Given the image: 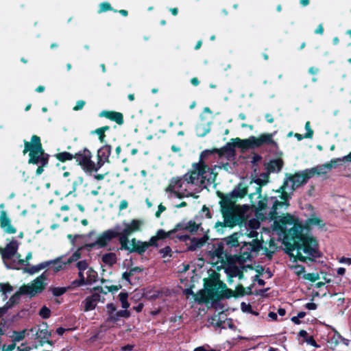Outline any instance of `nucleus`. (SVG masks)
I'll use <instances>...</instances> for the list:
<instances>
[{
  "mask_svg": "<svg viewBox=\"0 0 351 351\" xmlns=\"http://www.w3.org/2000/svg\"><path fill=\"white\" fill-rule=\"evenodd\" d=\"M315 174L320 176L324 174V173L317 171V168L306 169L302 171L295 172L294 174L286 173L283 181V187L288 186L289 182H291V190L293 192L298 188L305 184Z\"/></svg>",
  "mask_w": 351,
  "mask_h": 351,
  "instance_id": "nucleus-5",
  "label": "nucleus"
},
{
  "mask_svg": "<svg viewBox=\"0 0 351 351\" xmlns=\"http://www.w3.org/2000/svg\"><path fill=\"white\" fill-rule=\"evenodd\" d=\"M219 289H221V291H218V292L216 293L215 297L213 301L212 302L213 304L218 303L220 300H221L223 298L229 299L232 297L235 298L234 291L228 288L226 285L223 282H221Z\"/></svg>",
  "mask_w": 351,
  "mask_h": 351,
  "instance_id": "nucleus-21",
  "label": "nucleus"
},
{
  "mask_svg": "<svg viewBox=\"0 0 351 351\" xmlns=\"http://www.w3.org/2000/svg\"><path fill=\"white\" fill-rule=\"evenodd\" d=\"M288 186H285L283 187V184L282 186L279 187L278 190L276 191V193H280V199L282 200L285 204H286V206H289V204L288 203V201L289 199H291V195L286 191V189Z\"/></svg>",
  "mask_w": 351,
  "mask_h": 351,
  "instance_id": "nucleus-35",
  "label": "nucleus"
},
{
  "mask_svg": "<svg viewBox=\"0 0 351 351\" xmlns=\"http://www.w3.org/2000/svg\"><path fill=\"white\" fill-rule=\"evenodd\" d=\"M108 317L106 321L116 323L121 317L128 318L130 316V313L128 310L117 311V306L113 303H108L106 305Z\"/></svg>",
  "mask_w": 351,
  "mask_h": 351,
  "instance_id": "nucleus-16",
  "label": "nucleus"
},
{
  "mask_svg": "<svg viewBox=\"0 0 351 351\" xmlns=\"http://www.w3.org/2000/svg\"><path fill=\"white\" fill-rule=\"evenodd\" d=\"M25 337V330L21 331H14L12 335V341L16 343V342H19L22 341Z\"/></svg>",
  "mask_w": 351,
  "mask_h": 351,
  "instance_id": "nucleus-45",
  "label": "nucleus"
},
{
  "mask_svg": "<svg viewBox=\"0 0 351 351\" xmlns=\"http://www.w3.org/2000/svg\"><path fill=\"white\" fill-rule=\"evenodd\" d=\"M243 140L240 138H232V142H228L221 148H217L215 150L217 151L219 158L224 156L228 160H234L237 156L236 147L241 149L242 152L246 150L245 147L240 145L241 141H243Z\"/></svg>",
  "mask_w": 351,
  "mask_h": 351,
  "instance_id": "nucleus-11",
  "label": "nucleus"
},
{
  "mask_svg": "<svg viewBox=\"0 0 351 351\" xmlns=\"http://www.w3.org/2000/svg\"><path fill=\"white\" fill-rule=\"evenodd\" d=\"M270 202H272V206L268 215L271 219H275L278 217L277 210L283 205H286V204L283 202L278 201L275 197H271Z\"/></svg>",
  "mask_w": 351,
  "mask_h": 351,
  "instance_id": "nucleus-29",
  "label": "nucleus"
},
{
  "mask_svg": "<svg viewBox=\"0 0 351 351\" xmlns=\"http://www.w3.org/2000/svg\"><path fill=\"white\" fill-rule=\"evenodd\" d=\"M192 167V170L183 176L184 181L187 184H197L199 182L200 184H204L206 180L209 181L206 175L207 172L214 174L213 181L215 180L217 173H214L213 170L205 162H194Z\"/></svg>",
  "mask_w": 351,
  "mask_h": 351,
  "instance_id": "nucleus-4",
  "label": "nucleus"
},
{
  "mask_svg": "<svg viewBox=\"0 0 351 351\" xmlns=\"http://www.w3.org/2000/svg\"><path fill=\"white\" fill-rule=\"evenodd\" d=\"M99 117H104L110 121H114L119 125L124 123L123 114L121 112L112 110H103L100 112Z\"/></svg>",
  "mask_w": 351,
  "mask_h": 351,
  "instance_id": "nucleus-24",
  "label": "nucleus"
},
{
  "mask_svg": "<svg viewBox=\"0 0 351 351\" xmlns=\"http://www.w3.org/2000/svg\"><path fill=\"white\" fill-rule=\"evenodd\" d=\"M87 278H86L88 284L90 285L93 282L97 281V272L93 269L92 267H89L87 272Z\"/></svg>",
  "mask_w": 351,
  "mask_h": 351,
  "instance_id": "nucleus-42",
  "label": "nucleus"
},
{
  "mask_svg": "<svg viewBox=\"0 0 351 351\" xmlns=\"http://www.w3.org/2000/svg\"><path fill=\"white\" fill-rule=\"evenodd\" d=\"M241 311L244 313H250L252 311V306L250 304H246L244 302H242L241 304Z\"/></svg>",
  "mask_w": 351,
  "mask_h": 351,
  "instance_id": "nucleus-64",
  "label": "nucleus"
},
{
  "mask_svg": "<svg viewBox=\"0 0 351 351\" xmlns=\"http://www.w3.org/2000/svg\"><path fill=\"white\" fill-rule=\"evenodd\" d=\"M241 146L245 147V149L258 148L264 145L276 146L277 143L273 139V134L270 133H263L258 137L251 136L248 138L241 141Z\"/></svg>",
  "mask_w": 351,
  "mask_h": 351,
  "instance_id": "nucleus-8",
  "label": "nucleus"
},
{
  "mask_svg": "<svg viewBox=\"0 0 351 351\" xmlns=\"http://www.w3.org/2000/svg\"><path fill=\"white\" fill-rule=\"evenodd\" d=\"M156 234L158 240H165L167 238L174 239L173 234L171 232V230L168 232H166L163 229H159L157 230Z\"/></svg>",
  "mask_w": 351,
  "mask_h": 351,
  "instance_id": "nucleus-40",
  "label": "nucleus"
},
{
  "mask_svg": "<svg viewBox=\"0 0 351 351\" xmlns=\"http://www.w3.org/2000/svg\"><path fill=\"white\" fill-rule=\"evenodd\" d=\"M208 232L209 231L208 230L201 238L191 237V239H189L190 243H186V245H187L186 250L193 252L202 247L209 240Z\"/></svg>",
  "mask_w": 351,
  "mask_h": 351,
  "instance_id": "nucleus-20",
  "label": "nucleus"
},
{
  "mask_svg": "<svg viewBox=\"0 0 351 351\" xmlns=\"http://www.w3.org/2000/svg\"><path fill=\"white\" fill-rule=\"evenodd\" d=\"M76 267H77L79 272L84 273V271L88 269V264L86 260L80 261L77 263Z\"/></svg>",
  "mask_w": 351,
  "mask_h": 351,
  "instance_id": "nucleus-56",
  "label": "nucleus"
},
{
  "mask_svg": "<svg viewBox=\"0 0 351 351\" xmlns=\"http://www.w3.org/2000/svg\"><path fill=\"white\" fill-rule=\"evenodd\" d=\"M305 129L306 130V134H304V137L306 138H312L313 136V130L311 128V126H310V122L309 121H307L306 123H305Z\"/></svg>",
  "mask_w": 351,
  "mask_h": 351,
  "instance_id": "nucleus-60",
  "label": "nucleus"
},
{
  "mask_svg": "<svg viewBox=\"0 0 351 351\" xmlns=\"http://www.w3.org/2000/svg\"><path fill=\"white\" fill-rule=\"evenodd\" d=\"M13 291V287L12 285L8 283H0V292L2 293L3 295H6L7 293H10Z\"/></svg>",
  "mask_w": 351,
  "mask_h": 351,
  "instance_id": "nucleus-48",
  "label": "nucleus"
},
{
  "mask_svg": "<svg viewBox=\"0 0 351 351\" xmlns=\"http://www.w3.org/2000/svg\"><path fill=\"white\" fill-rule=\"evenodd\" d=\"M19 247V243L16 240L12 239L5 247H0V254L3 260L11 259L16 253Z\"/></svg>",
  "mask_w": 351,
  "mask_h": 351,
  "instance_id": "nucleus-19",
  "label": "nucleus"
},
{
  "mask_svg": "<svg viewBox=\"0 0 351 351\" xmlns=\"http://www.w3.org/2000/svg\"><path fill=\"white\" fill-rule=\"evenodd\" d=\"M308 220L311 226H317L320 228H323L326 225L323 220L317 217L308 218Z\"/></svg>",
  "mask_w": 351,
  "mask_h": 351,
  "instance_id": "nucleus-44",
  "label": "nucleus"
},
{
  "mask_svg": "<svg viewBox=\"0 0 351 351\" xmlns=\"http://www.w3.org/2000/svg\"><path fill=\"white\" fill-rule=\"evenodd\" d=\"M186 221L184 220L176 223L174 228L171 230V232L174 234L180 230H185Z\"/></svg>",
  "mask_w": 351,
  "mask_h": 351,
  "instance_id": "nucleus-57",
  "label": "nucleus"
},
{
  "mask_svg": "<svg viewBox=\"0 0 351 351\" xmlns=\"http://www.w3.org/2000/svg\"><path fill=\"white\" fill-rule=\"evenodd\" d=\"M235 298L242 297L245 295V288L242 285H238L234 291Z\"/></svg>",
  "mask_w": 351,
  "mask_h": 351,
  "instance_id": "nucleus-58",
  "label": "nucleus"
},
{
  "mask_svg": "<svg viewBox=\"0 0 351 351\" xmlns=\"http://www.w3.org/2000/svg\"><path fill=\"white\" fill-rule=\"evenodd\" d=\"M182 180H184L183 176L182 177H173L171 179L170 183L171 184H173V186H177L179 189H181L182 186Z\"/></svg>",
  "mask_w": 351,
  "mask_h": 351,
  "instance_id": "nucleus-55",
  "label": "nucleus"
},
{
  "mask_svg": "<svg viewBox=\"0 0 351 351\" xmlns=\"http://www.w3.org/2000/svg\"><path fill=\"white\" fill-rule=\"evenodd\" d=\"M117 237L118 232L115 227H114L112 229H108L102 232L97 236V239L94 242L86 243L84 247L88 251L94 248H104L108 245L110 241Z\"/></svg>",
  "mask_w": 351,
  "mask_h": 351,
  "instance_id": "nucleus-10",
  "label": "nucleus"
},
{
  "mask_svg": "<svg viewBox=\"0 0 351 351\" xmlns=\"http://www.w3.org/2000/svg\"><path fill=\"white\" fill-rule=\"evenodd\" d=\"M221 282H222V281L219 279V274L215 272L211 277L204 279V289L208 291V294L210 295L211 302L213 301L216 293L218 292Z\"/></svg>",
  "mask_w": 351,
  "mask_h": 351,
  "instance_id": "nucleus-15",
  "label": "nucleus"
},
{
  "mask_svg": "<svg viewBox=\"0 0 351 351\" xmlns=\"http://www.w3.org/2000/svg\"><path fill=\"white\" fill-rule=\"evenodd\" d=\"M106 132L101 129V128H97L96 130L91 132V134H96L98 136L99 141L101 143H104L106 139Z\"/></svg>",
  "mask_w": 351,
  "mask_h": 351,
  "instance_id": "nucleus-53",
  "label": "nucleus"
},
{
  "mask_svg": "<svg viewBox=\"0 0 351 351\" xmlns=\"http://www.w3.org/2000/svg\"><path fill=\"white\" fill-rule=\"evenodd\" d=\"M201 223H197L194 220H190L186 222L185 230L191 234L195 233L199 228Z\"/></svg>",
  "mask_w": 351,
  "mask_h": 351,
  "instance_id": "nucleus-38",
  "label": "nucleus"
},
{
  "mask_svg": "<svg viewBox=\"0 0 351 351\" xmlns=\"http://www.w3.org/2000/svg\"><path fill=\"white\" fill-rule=\"evenodd\" d=\"M21 294L23 293L21 292V290H19V291H17L10 297L8 302H6V304L8 306H9L10 308H12L14 304H19Z\"/></svg>",
  "mask_w": 351,
  "mask_h": 351,
  "instance_id": "nucleus-41",
  "label": "nucleus"
},
{
  "mask_svg": "<svg viewBox=\"0 0 351 351\" xmlns=\"http://www.w3.org/2000/svg\"><path fill=\"white\" fill-rule=\"evenodd\" d=\"M262 160V157L258 154L254 153L253 154L252 158V165L253 167L258 166V162H260Z\"/></svg>",
  "mask_w": 351,
  "mask_h": 351,
  "instance_id": "nucleus-63",
  "label": "nucleus"
},
{
  "mask_svg": "<svg viewBox=\"0 0 351 351\" xmlns=\"http://www.w3.org/2000/svg\"><path fill=\"white\" fill-rule=\"evenodd\" d=\"M215 148H213L212 149H205L203 152H202L200 156H199V162H205V160L207 158L208 156L217 154V151L215 150Z\"/></svg>",
  "mask_w": 351,
  "mask_h": 351,
  "instance_id": "nucleus-47",
  "label": "nucleus"
},
{
  "mask_svg": "<svg viewBox=\"0 0 351 351\" xmlns=\"http://www.w3.org/2000/svg\"><path fill=\"white\" fill-rule=\"evenodd\" d=\"M23 143V154L25 155L29 152L28 163L38 165L36 175H41L44 169L49 166L50 155L45 152L40 137L34 134L32 136L30 141L24 140Z\"/></svg>",
  "mask_w": 351,
  "mask_h": 351,
  "instance_id": "nucleus-2",
  "label": "nucleus"
},
{
  "mask_svg": "<svg viewBox=\"0 0 351 351\" xmlns=\"http://www.w3.org/2000/svg\"><path fill=\"white\" fill-rule=\"evenodd\" d=\"M311 225L306 219L304 223L299 219L294 224V227L289 229L285 235V246L289 250H298L296 258L303 263L308 261H314L315 258L321 257L319 251L318 241L311 234Z\"/></svg>",
  "mask_w": 351,
  "mask_h": 351,
  "instance_id": "nucleus-1",
  "label": "nucleus"
},
{
  "mask_svg": "<svg viewBox=\"0 0 351 351\" xmlns=\"http://www.w3.org/2000/svg\"><path fill=\"white\" fill-rule=\"evenodd\" d=\"M266 171L272 173L279 172L282 170L284 166V161L281 158L270 160L268 162L264 165Z\"/></svg>",
  "mask_w": 351,
  "mask_h": 351,
  "instance_id": "nucleus-26",
  "label": "nucleus"
},
{
  "mask_svg": "<svg viewBox=\"0 0 351 351\" xmlns=\"http://www.w3.org/2000/svg\"><path fill=\"white\" fill-rule=\"evenodd\" d=\"M253 182L256 184L258 186L263 187V186L266 185L268 183V180L262 179L261 178H253L252 180V181L250 182V184H252Z\"/></svg>",
  "mask_w": 351,
  "mask_h": 351,
  "instance_id": "nucleus-61",
  "label": "nucleus"
},
{
  "mask_svg": "<svg viewBox=\"0 0 351 351\" xmlns=\"http://www.w3.org/2000/svg\"><path fill=\"white\" fill-rule=\"evenodd\" d=\"M236 204H232L228 198L220 201V210L223 219V221H217L214 226L216 231L220 234L224 232V228H233L242 223L243 217L235 210Z\"/></svg>",
  "mask_w": 351,
  "mask_h": 351,
  "instance_id": "nucleus-3",
  "label": "nucleus"
},
{
  "mask_svg": "<svg viewBox=\"0 0 351 351\" xmlns=\"http://www.w3.org/2000/svg\"><path fill=\"white\" fill-rule=\"evenodd\" d=\"M199 213L201 215V217L205 216L208 219L212 218V214L210 211V209L206 205L203 206Z\"/></svg>",
  "mask_w": 351,
  "mask_h": 351,
  "instance_id": "nucleus-59",
  "label": "nucleus"
},
{
  "mask_svg": "<svg viewBox=\"0 0 351 351\" xmlns=\"http://www.w3.org/2000/svg\"><path fill=\"white\" fill-rule=\"evenodd\" d=\"M196 134L199 137L205 136L210 131V123H199L195 128Z\"/></svg>",
  "mask_w": 351,
  "mask_h": 351,
  "instance_id": "nucleus-32",
  "label": "nucleus"
},
{
  "mask_svg": "<svg viewBox=\"0 0 351 351\" xmlns=\"http://www.w3.org/2000/svg\"><path fill=\"white\" fill-rule=\"evenodd\" d=\"M118 240L120 244V250H127L129 253H130V249L132 247H130L128 243L130 242L129 238L127 237H125L122 234H119L118 236Z\"/></svg>",
  "mask_w": 351,
  "mask_h": 351,
  "instance_id": "nucleus-36",
  "label": "nucleus"
},
{
  "mask_svg": "<svg viewBox=\"0 0 351 351\" xmlns=\"http://www.w3.org/2000/svg\"><path fill=\"white\" fill-rule=\"evenodd\" d=\"M112 151V147L106 144L97 150V162L95 164L97 171L105 164L110 163V156Z\"/></svg>",
  "mask_w": 351,
  "mask_h": 351,
  "instance_id": "nucleus-17",
  "label": "nucleus"
},
{
  "mask_svg": "<svg viewBox=\"0 0 351 351\" xmlns=\"http://www.w3.org/2000/svg\"><path fill=\"white\" fill-rule=\"evenodd\" d=\"M73 156L77 165L81 166L85 172H97L95 163L92 160V154L88 148H83L73 154Z\"/></svg>",
  "mask_w": 351,
  "mask_h": 351,
  "instance_id": "nucleus-9",
  "label": "nucleus"
},
{
  "mask_svg": "<svg viewBox=\"0 0 351 351\" xmlns=\"http://www.w3.org/2000/svg\"><path fill=\"white\" fill-rule=\"evenodd\" d=\"M80 257H81V252H80V250L78 249L67 259V261L66 262H62L61 258H59L60 260L58 261V263L54 267V271L57 272V271H59L63 269L64 267L66 265H69L71 263L77 261Z\"/></svg>",
  "mask_w": 351,
  "mask_h": 351,
  "instance_id": "nucleus-28",
  "label": "nucleus"
},
{
  "mask_svg": "<svg viewBox=\"0 0 351 351\" xmlns=\"http://www.w3.org/2000/svg\"><path fill=\"white\" fill-rule=\"evenodd\" d=\"M194 300L199 304H206L208 303L210 300L211 301V297L208 294V291L204 289L199 290L195 295H194Z\"/></svg>",
  "mask_w": 351,
  "mask_h": 351,
  "instance_id": "nucleus-30",
  "label": "nucleus"
},
{
  "mask_svg": "<svg viewBox=\"0 0 351 351\" xmlns=\"http://www.w3.org/2000/svg\"><path fill=\"white\" fill-rule=\"evenodd\" d=\"M106 288L107 289V291H103V288L102 287H96L95 288V290H100L101 292H103L104 294H107V293L108 292H114V291H117L119 289H120L121 288V285H112V286H110V287H106Z\"/></svg>",
  "mask_w": 351,
  "mask_h": 351,
  "instance_id": "nucleus-52",
  "label": "nucleus"
},
{
  "mask_svg": "<svg viewBox=\"0 0 351 351\" xmlns=\"http://www.w3.org/2000/svg\"><path fill=\"white\" fill-rule=\"evenodd\" d=\"M302 278L304 280H307L311 282H315L319 279V274L318 273H308L304 274Z\"/></svg>",
  "mask_w": 351,
  "mask_h": 351,
  "instance_id": "nucleus-51",
  "label": "nucleus"
},
{
  "mask_svg": "<svg viewBox=\"0 0 351 351\" xmlns=\"http://www.w3.org/2000/svg\"><path fill=\"white\" fill-rule=\"evenodd\" d=\"M84 304V311H90L95 308L97 306V303L95 300L91 298V296H88L82 302Z\"/></svg>",
  "mask_w": 351,
  "mask_h": 351,
  "instance_id": "nucleus-37",
  "label": "nucleus"
},
{
  "mask_svg": "<svg viewBox=\"0 0 351 351\" xmlns=\"http://www.w3.org/2000/svg\"><path fill=\"white\" fill-rule=\"evenodd\" d=\"M274 220V230L282 233L284 235V239L285 240V235L289 230L286 228L287 225H292L293 227H294V224L298 221V218L293 217L291 214L287 213L280 219H275Z\"/></svg>",
  "mask_w": 351,
  "mask_h": 351,
  "instance_id": "nucleus-13",
  "label": "nucleus"
},
{
  "mask_svg": "<svg viewBox=\"0 0 351 351\" xmlns=\"http://www.w3.org/2000/svg\"><path fill=\"white\" fill-rule=\"evenodd\" d=\"M79 278L72 281L71 287L73 288L78 287L84 285H88L86 279L84 278V273L78 272Z\"/></svg>",
  "mask_w": 351,
  "mask_h": 351,
  "instance_id": "nucleus-39",
  "label": "nucleus"
},
{
  "mask_svg": "<svg viewBox=\"0 0 351 351\" xmlns=\"http://www.w3.org/2000/svg\"><path fill=\"white\" fill-rule=\"evenodd\" d=\"M240 248V255L238 257V262L243 263L252 258V252H258L261 248V243L258 239H254L252 242H243Z\"/></svg>",
  "mask_w": 351,
  "mask_h": 351,
  "instance_id": "nucleus-12",
  "label": "nucleus"
},
{
  "mask_svg": "<svg viewBox=\"0 0 351 351\" xmlns=\"http://www.w3.org/2000/svg\"><path fill=\"white\" fill-rule=\"evenodd\" d=\"M101 261L106 265L112 267L117 262V256L114 252L106 253L101 256Z\"/></svg>",
  "mask_w": 351,
  "mask_h": 351,
  "instance_id": "nucleus-31",
  "label": "nucleus"
},
{
  "mask_svg": "<svg viewBox=\"0 0 351 351\" xmlns=\"http://www.w3.org/2000/svg\"><path fill=\"white\" fill-rule=\"evenodd\" d=\"M242 234L239 232H233L228 237L223 238L221 241L224 243L225 246L230 252L232 247H237L240 245L239 239Z\"/></svg>",
  "mask_w": 351,
  "mask_h": 351,
  "instance_id": "nucleus-25",
  "label": "nucleus"
},
{
  "mask_svg": "<svg viewBox=\"0 0 351 351\" xmlns=\"http://www.w3.org/2000/svg\"><path fill=\"white\" fill-rule=\"evenodd\" d=\"M41 328H39L38 332H40V337L41 339H47V340L45 341L46 343L49 345H52L53 341L48 339L49 337L51 336V332L47 330V324L46 323H43L42 326H40Z\"/></svg>",
  "mask_w": 351,
  "mask_h": 351,
  "instance_id": "nucleus-33",
  "label": "nucleus"
},
{
  "mask_svg": "<svg viewBox=\"0 0 351 351\" xmlns=\"http://www.w3.org/2000/svg\"><path fill=\"white\" fill-rule=\"evenodd\" d=\"M237 276L239 279L241 280L244 277V274L242 270H241L238 267L234 266L232 269L230 274V277H236Z\"/></svg>",
  "mask_w": 351,
  "mask_h": 351,
  "instance_id": "nucleus-50",
  "label": "nucleus"
},
{
  "mask_svg": "<svg viewBox=\"0 0 351 351\" xmlns=\"http://www.w3.org/2000/svg\"><path fill=\"white\" fill-rule=\"evenodd\" d=\"M158 241H159V240H158L156 234L155 236L152 237L150 238V239L149 240V241H146L147 247L149 248L151 246L158 247Z\"/></svg>",
  "mask_w": 351,
  "mask_h": 351,
  "instance_id": "nucleus-62",
  "label": "nucleus"
},
{
  "mask_svg": "<svg viewBox=\"0 0 351 351\" xmlns=\"http://www.w3.org/2000/svg\"><path fill=\"white\" fill-rule=\"evenodd\" d=\"M54 157L61 162L72 160L74 158L73 154L68 152H62L54 154Z\"/></svg>",
  "mask_w": 351,
  "mask_h": 351,
  "instance_id": "nucleus-34",
  "label": "nucleus"
},
{
  "mask_svg": "<svg viewBox=\"0 0 351 351\" xmlns=\"http://www.w3.org/2000/svg\"><path fill=\"white\" fill-rule=\"evenodd\" d=\"M39 315L43 319H48L51 315V311L46 306H43L39 311Z\"/></svg>",
  "mask_w": 351,
  "mask_h": 351,
  "instance_id": "nucleus-54",
  "label": "nucleus"
},
{
  "mask_svg": "<svg viewBox=\"0 0 351 351\" xmlns=\"http://www.w3.org/2000/svg\"><path fill=\"white\" fill-rule=\"evenodd\" d=\"M213 247H215V250L208 252L211 259L217 258L221 263H224L226 260L230 261L232 259V255L231 252L228 248L224 249L225 245L221 240L216 244H213Z\"/></svg>",
  "mask_w": 351,
  "mask_h": 351,
  "instance_id": "nucleus-14",
  "label": "nucleus"
},
{
  "mask_svg": "<svg viewBox=\"0 0 351 351\" xmlns=\"http://www.w3.org/2000/svg\"><path fill=\"white\" fill-rule=\"evenodd\" d=\"M108 11H113L117 12V10H114L108 2H102L99 4L98 13H102Z\"/></svg>",
  "mask_w": 351,
  "mask_h": 351,
  "instance_id": "nucleus-43",
  "label": "nucleus"
},
{
  "mask_svg": "<svg viewBox=\"0 0 351 351\" xmlns=\"http://www.w3.org/2000/svg\"><path fill=\"white\" fill-rule=\"evenodd\" d=\"M47 271H44L39 276L32 281L30 284L23 285L21 288V292L24 295H27L31 298L41 293L46 288L47 276Z\"/></svg>",
  "mask_w": 351,
  "mask_h": 351,
  "instance_id": "nucleus-7",
  "label": "nucleus"
},
{
  "mask_svg": "<svg viewBox=\"0 0 351 351\" xmlns=\"http://www.w3.org/2000/svg\"><path fill=\"white\" fill-rule=\"evenodd\" d=\"M247 194V187L243 186L239 183L229 194L222 195L219 193V196L221 199H227V198L232 203L235 204V200L238 198H243Z\"/></svg>",
  "mask_w": 351,
  "mask_h": 351,
  "instance_id": "nucleus-18",
  "label": "nucleus"
},
{
  "mask_svg": "<svg viewBox=\"0 0 351 351\" xmlns=\"http://www.w3.org/2000/svg\"><path fill=\"white\" fill-rule=\"evenodd\" d=\"M270 202V197L265 196L263 199L258 202L257 210L262 211L267 208V204Z\"/></svg>",
  "mask_w": 351,
  "mask_h": 351,
  "instance_id": "nucleus-46",
  "label": "nucleus"
},
{
  "mask_svg": "<svg viewBox=\"0 0 351 351\" xmlns=\"http://www.w3.org/2000/svg\"><path fill=\"white\" fill-rule=\"evenodd\" d=\"M60 258H56L52 261H47L45 262H42L36 265H33L30 267H27L24 269V271L31 275L34 274L36 273L39 272L40 270L45 269L47 267L53 266L54 269L55 266L58 265V261Z\"/></svg>",
  "mask_w": 351,
  "mask_h": 351,
  "instance_id": "nucleus-23",
  "label": "nucleus"
},
{
  "mask_svg": "<svg viewBox=\"0 0 351 351\" xmlns=\"http://www.w3.org/2000/svg\"><path fill=\"white\" fill-rule=\"evenodd\" d=\"M130 242L132 245L130 253H137L139 255H143L148 249L146 241H142L137 240L136 238H133L131 239Z\"/></svg>",
  "mask_w": 351,
  "mask_h": 351,
  "instance_id": "nucleus-27",
  "label": "nucleus"
},
{
  "mask_svg": "<svg viewBox=\"0 0 351 351\" xmlns=\"http://www.w3.org/2000/svg\"><path fill=\"white\" fill-rule=\"evenodd\" d=\"M0 227L7 234L16 232V228L12 225L11 219L5 210H2L0 214Z\"/></svg>",
  "mask_w": 351,
  "mask_h": 351,
  "instance_id": "nucleus-22",
  "label": "nucleus"
},
{
  "mask_svg": "<svg viewBox=\"0 0 351 351\" xmlns=\"http://www.w3.org/2000/svg\"><path fill=\"white\" fill-rule=\"evenodd\" d=\"M49 291L52 293V294L56 296V297H58V296H60L62 295H63L64 293H65L67 291V288L66 287H51L49 289Z\"/></svg>",
  "mask_w": 351,
  "mask_h": 351,
  "instance_id": "nucleus-49",
  "label": "nucleus"
},
{
  "mask_svg": "<svg viewBox=\"0 0 351 351\" xmlns=\"http://www.w3.org/2000/svg\"><path fill=\"white\" fill-rule=\"evenodd\" d=\"M145 224V220L143 219H132L130 221L123 220L121 224H117L114 227L118 236L122 234L129 238L130 235L141 232Z\"/></svg>",
  "mask_w": 351,
  "mask_h": 351,
  "instance_id": "nucleus-6",
  "label": "nucleus"
}]
</instances>
